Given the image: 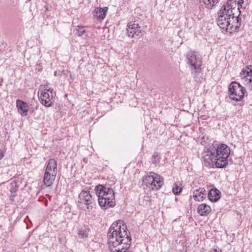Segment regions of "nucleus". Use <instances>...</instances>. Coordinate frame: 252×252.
<instances>
[{
	"label": "nucleus",
	"instance_id": "393cba45",
	"mask_svg": "<svg viewBox=\"0 0 252 252\" xmlns=\"http://www.w3.org/2000/svg\"><path fill=\"white\" fill-rule=\"evenodd\" d=\"M76 34L79 36H81L86 32V31L84 29V27L83 26H77L76 28Z\"/></svg>",
	"mask_w": 252,
	"mask_h": 252
},
{
	"label": "nucleus",
	"instance_id": "f3484780",
	"mask_svg": "<svg viewBox=\"0 0 252 252\" xmlns=\"http://www.w3.org/2000/svg\"><path fill=\"white\" fill-rule=\"evenodd\" d=\"M57 174L53 173L45 172L43 177V182L46 187L51 186L55 180Z\"/></svg>",
	"mask_w": 252,
	"mask_h": 252
},
{
	"label": "nucleus",
	"instance_id": "4be33fe9",
	"mask_svg": "<svg viewBox=\"0 0 252 252\" xmlns=\"http://www.w3.org/2000/svg\"><path fill=\"white\" fill-rule=\"evenodd\" d=\"M19 188V186L17 184V182L15 180L11 181L10 183V191L12 194L11 196V199L14 198L16 196V192L17 191Z\"/></svg>",
	"mask_w": 252,
	"mask_h": 252
},
{
	"label": "nucleus",
	"instance_id": "a211bd4d",
	"mask_svg": "<svg viewBox=\"0 0 252 252\" xmlns=\"http://www.w3.org/2000/svg\"><path fill=\"white\" fill-rule=\"evenodd\" d=\"M206 191L204 188H199L193 191V198L195 200L198 201H202L205 198Z\"/></svg>",
	"mask_w": 252,
	"mask_h": 252
},
{
	"label": "nucleus",
	"instance_id": "cd10ccee",
	"mask_svg": "<svg viewBox=\"0 0 252 252\" xmlns=\"http://www.w3.org/2000/svg\"><path fill=\"white\" fill-rule=\"evenodd\" d=\"M2 82V80L0 81V86H1V82Z\"/></svg>",
	"mask_w": 252,
	"mask_h": 252
},
{
	"label": "nucleus",
	"instance_id": "bb28decb",
	"mask_svg": "<svg viewBox=\"0 0 252 252\" xmlns=\"http://www.w3.org/2000/svg\"><path fill=\"white\" fill-rule=\"evenodd\" d=\"M57 71H55V72H54V75H55V76H57Z\"/></svg>",
	"mask_w": 252,
	"mask_h": 252
},
{
	"label": "nucleus",
	"instance_id": "7ed1b4c3",
	"mask_svg": "<svg viewBox=\"0 0 252 252\" xmlns=\"http://www.w3.org/2000/svg\"><path fill=\"white\" fill-rule=\"evenodd\" d=\"M95 191L98 197V204L102 209L106 210L115 206V192L112 188L98 185L95 187Z\"/></svg>",
	"mask_w": 252,
	"mask_h": 252
},
{
	"label": "nucleus",
	"instance_id": "0eeeda50",
	"mask_svg": "<svg viewBox=\"0 0 252 252\" xmlns=\"http://www.w3.org/2000/svg\"><path fill=\"white\" fill-rule=\"evenodd\" d=\"M78 203L87 206V209L90 211L95 205V198L88 190H83L78 196Z\"/></svg>",
	"mask_w": 252,
	"mask_h": 252
},
{
	"label": "nucleus",
	"instance_id": "39448f33",
	"mask_svg": "<svg viewBox=\"0 0 252 252\" xmlns=\"http://www.w3.org/2000/svg\"><path fill=\"white\" fill-rule=\"evenodd\" d=\"M244 0H227L226 4H223L221 9V11L224 13H228L229 16H235L238 13V16L241 14L240 8H242Z\"/></svg>",
	"mask_w": 252,
	"mask_h": 252
},
{
	"label": "nucleus",
	"instance_id": "4468645a",
	"mask_svg": "<svg viewBox=\"0 0 252 252\" xmlns=\"http://www.w3.org/2000/svg\"><path fill=\"white\" fill-rule=\"evenodd\" d=\"M16 106L19 113L22 116L24 117L27 115V113L29 111V106L26 102L20 99H17Z\"/></svg>",
	"mask_w": 252,
	"mask_h": 252
},
{
	"label": "nucleus",
	"instance_id": "ddd939ff",
	"mask_svg": "<svg viewBox=\"0 0 252 252\" xmlns=\"http://www.w3.org/2000/svg\"><path fill=\"white\" fill-rule=\"evenodd\" d=\"M241 18L239 16H236L231 22V24L229 27L228 31L227 32L230 33L237 32L241 30Z\"/></svg>",
	"mask_w": 252,
	"mask_h": 252
},
{
	"label": "nucleus",
	"instance_id": "f8f14e48",
	"mask_svg": "<svg viewBox=\"0 0 252 252\" xmlns=\"http://www.w3.org/2000/svg\"><path fill=\"white\" fill-rule=\"evenodd\" d=\"M126 30L129 37L133 38L138 36L141 32V27L135 21H131L128 23Z\"/></svg>",
	"mask_w": 252,
	"mask_h": 252
},
{
	"label": "nucleus",
	"instance_id": "412c9836",
	"mask_svg": "<svg viewBox=\"0 0 252 252\" xmlns=\"http://www.w3.org/2000/svg\"><path fill=\"white\" fill-rule=\"evenodd\" d=\"M220 0H199L200 3L208 9H212Z\"/></svg>",
	"mask_w": 252,
	"mask_h": 252
},
{
	"label": "nucleus",
	"instance_id": "f257e3e1",
	"mask_svg": "<svg viewBox=\"0 0 252 252\" xmlns=\"http://www.w3.org/2000/svg\"><path fill=\"white\" fill-rule=\"evenodd\" d=\"M107 238L111 252H132L127 251L131 245V237L123 221L119 220L112 223L109 229Z\"/></svg>",
	"mask_w": 252,
	"mask_h": 252
},
{
	"label": "nucleus",
	"instance_id": "5701e85b",
	"mask_svg": "<svg viewBox=\"0 0 252 252\" xmlns=\"http://www.w3.org/2000/svg\"><path fill=\"white\" fill-rule=\"evenodd\" d=\"M160 160V156L159 154L158 153H155L154 155L152 156V163L155 165H157L158 164Z\"/></svg>",
	"mask_w": 252,
	"mask_h": 252
},
{
	"label": "nucleus",
	"instance_id": "20e7f679",
	"mask_svg": "<svg viewBox=\"0 0 252 252\" xmlns=\"http://www.w3.org/2000/svg\"><path fill=\"white\" fill-rule=\"evenodd\" d=\"M143 184L153 190H158L163 185V179L160 175L151 172L143 177Z\"/></svg>",
	"mask_w": 252,
	"mask_h": 252
},
{
	"label": "nucleus",
	"instance_id": "b1692460",
	"mask_svg": "<svg viewBox=\"0 0 252 252\" xmlns=\"http://www.w3.org/2000/svg\"><path fill=\"white\" fill-rule=\"evenodd\" d=\"M89 229H82L79 230L78 234L80 238L82 239L86 238L88 236Z\"/></svg>",
	"mask_w": 252,
	"mask_h": 252
},
{
	"label": "nucleus",
	"instance_id": "f03ea898",
	"mask_svg": "<svg viewBox=\"0 0 252 252\" xmlns=\"http://www.w3.org/2000/svg\"><path fill=\"white\" fill-rule=\"evenodd\" d=\"M230 148L223 143H213L201 153L203 164L208 168H225L228 165Z\"/></svg>",
	"mask_w": 252,
	"mask_h": 252
},
{
	"label": "nucleus",
	"instance_id": "1a4fd4ad",
	"mask_svg": "<svg viewBox=\"0 0 252 252\" xmlns=\"http://www.w3.org/2000/svg\"><path fill=\"white\" fill-rule=\"evenodd\" d=\"M188 63L190 65L192 70L200 68L202 65V58L200 55L195 52L190 51L187 55Z\"/></svg>",
	"mask_w": 252,
	"mask_h": 252
},
{
	"label": "nucleus",
	"instance_id": "2eb2a0df",
	"mask_svg": "<svg viewBox=\"0 0 252 252\" xmlns=\"http://www.w3.org/2000/svg\"><path fill=\"white\" fill-rule=\"evenodd\" d=\"M108 9L107 7L95 8L94 12V16L98 20L104 19L106 16Z\"/></svg>",
	"mask_w": 252,
	"mask_h": 252
},
{
	"label": "nucleus",
	"instance_id": "dca6fc26",
	"mask_svg": "<svg viewBox=\"0 0 252 252\" xmlns=\"http://www.w3.org/2000/svg\"><path fill=\"white\" fill-rule=\"evenodd\" d=\"M221 192L217 189H211L208 193V198L212 202H216L220 198Z\"/></svg>",
	"mask_w": 252,
	"mask_h": 252
},
{
	"label": "nucleus",
	"instance_id": "aec40b11",
	"mask_svg": "<svg viewBox=\"0 0 252 252\" xmlns=\"http://www.w3.org/2000/svg\"><path fill=\"white\" fill-rule=\"evenodd\" d=\"M57 163L55 159H51L49 160L48 163L46 166L45 172L53 173V174H57Z\"/></svg>",
	"mask_w": 252,
	"mask_h": 252
},
{
	"label": "nucleus",
	"instance_id": "9d476101",
	"mask_svg": "<svg viewBox=\"0 0 252 252\" xmlns=\"http://www.w3.org/2000/svg\"><path fill=\"white\" fill-rule=\"evenodd\" d=\"M53 89L45 86L44 90L41 92L39 100L41 103L46 107H50L53 103Z\"/></svg>",
	"mask_w": 252,
	"mask_h": 252
},
{
	"label": "nucleus",
	"instance_id": "6ab92c4d",
	"mask_svg": "<svg viewBox=\"0 0 252 252\" xmlns=\"http://www.w3.org/2000/svg\"><path fill=\"white\" fill-rule=\"evenodd\" d=\"M197 211L200 216H205L211 212V208L210 206L203 203L198 206Z\"/></svg>",
	"mask_w": 252,
	"mask_h": 252
},
{
	"label": "nucleus",
	"instance_id": "423d86ee",
	"mask_svg": "<svg viewBox=\"0 0 252 252\" xmlns=\"http://www.w3.org/2000/svg\"><path fill=\"white\" fill-rule=\"evenodd\" d=\"M246 91L244 87L236 82H232L228 87V95L230 99L236 101H240Z\"/></svg>",
	"mask_w": 252,
	"mask_h": 252
},
{
	"label": "nucleus",
	"instance_id": "a878e982",
	"mask_svg": "<svg viewBox=\"0 0 252 252\" xmlns=\"http://www.w3.org/2000/svg\"><path fill=\"white\" fill-rule=\"evenodd\" d=\"M181 191L182 188L178 186L177 185H175V186L172 189V191L173 193L176 195L179 194Z\"/></svg>",
	"mask_w": 252,
	"mask_h": 252
},
{
	"label": "nucleus",
	"instance_id": "6e6552de",
	"mask_svg": "<svg viewBox=\"0 0 252 252\" xmlns=\"http://www.w3.org/2000/svg\"><path fill=\"white\" fill-rule=\"evenodd\" d=\"M228 13L222 12L221 9L218 12V18L217 20V24L222 30H224L226 32H228V28L231 24V22L235 16H228Z\"/></svg>",
	"mask_w": 252,
	"mask_h": 252
},
{
	"label": "nucleus",
	"instance_id": "9b49d317",
	"mask_svg": "<svg viewBox=\"0 0 252 252\" xmlns=\"http://www.w3.org/2000/svg\"><path fill=\"white\" fill-rule=\"evenodd\" d=\"M240 76L243 80L246 86L250 90H252V69L249 70L243 69L240 74Z\"/></svg>",
	"mask_w": 252,
	"mask_h": 252
}]
</instances>
